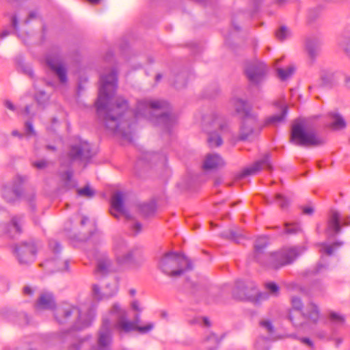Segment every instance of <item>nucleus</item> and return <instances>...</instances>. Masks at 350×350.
<instances>
[{"instance_id": "22", "label": "nucleus", "mask_w": 350, "mask_h": 350, "mask_svg": "<svg viewBox=\"0 0 350 350\" xmlns=\"http://www.w3.org/2000/svg\"><path fill=\"white\" fill-rule=\"evenodd\" d=\"M225 165L222 157L216 153L208 154L204 161L203 167L206 170H213Z\"/></svg>"}, {"instance_id": "46", "label": "nucleus", "mask_w": 350, "mask_h": 350, "mask_svg": "<svg viewBox=\"0 0 350 350\" xmlns=\"http://www.w3.org/2000/svg\"><path fill=\"white\" fill-rule=\"evenodd\" d=\"M341 48L350 57V38H345L340 42Z\"/></svg>"}, {"instance_id": "11", "label": "nucleus", "mask_w": 350, "mask_h": 350, "mask_svg": "<svg viewBox=\"0 0 350 350\" xmlns=\"http://www.w3.org/2000/svg\"><path fill=\"white\" fill-rule=\"evenodd\" d=\"M111 324L108 319H104L98 332L96 344L92 345L90 350H111Z\"/></svg>"}, {"instance_id": "3", "label": "nucleus", "mask_w": 350, "mask_h": 350, "mask_svg": "<svg viewBox=\"0 0 350 350\" xmlns=\"http://www.w3.org/2000/svg\"><path fill=\"white\" fill-rule=\"evenodd\" d=\"M204 129L208 132L207 139L210 147H218L223 144L221 134L228 131V125L224 118L217 111H213L203 118Z\"/></svg>"}, {"instance_id": "27", "label": "nucleus", "mask_w": 350, "mask_h": 350, "mask_svg": "<svg viewBox=\"0 0 350 350\" xmlns=\"http://www.w3.org/2000/svg\"><path fill=\"white\" fill-rule=\"evenodd\" d=\"M111 262L105 255H101L97 259V265L95 273L97 275H103L107 274L111 269Z\"/></svg>"}, {"instance_id": "19", "label": "nucleus", "mask_w": 350, "mask_h": 350, "mask_svg": "<svg viewBox=\"0 0 350 350\" xmlns=\"http://www.w3.org/2000/svg\"><path fill=\"white\" fill-rule=\"evenodd\" d=\"M22 225V217L14 216L11 219L9 223L2 226V232L13 237L21 232Z\"/></svg>"}, {"instance_id": "1", "label": "nucleus", "mask_w": 350, "mask_h": 350, "mask_svg": "<svg viewBox=\"0 0 350 350\" xmlns=\"http://www.w3.org/2000/svg\"><path fill=\"white\" fill-rule=\"evenodd\" d=\"M117 88V72L114 69L101 75L96 107L100 121L108 130L131 141L134 124L141 117L146 118L167 130L176 123V116L170 111L169 103L165 100H140L135 111L133 112L128 100L123 96L112 98Z\"/></svg>"}, {"instance_id": "20", "label": "nucleus", "mask_w": 350, "mask_h": 350, "mask_svg": "<svg viewBox=\"0 0 350 350\" xmlns=\"http://www.w3.org/2000/svg\"><path fill=\"white\" fill-rule=\"evenodd\" d=\"M291 304L293 309L289 312V319L295 326H301L304 325V321L295 319V316L302 317V302L299 297H293L291 299Z\"/></svg>"}, {"instance_id": "47", "label": "nucleus", "mask_w": 350, "mask_h": 350, "mask_svg": "<svg viewBox=\"0 0 350 350\" xmlns=\"http://www.w3.org/2000/svg\"><path fill=\"white\" fill-rule=\"evenodd\" d=\"M72 177V172L70 170H67L62 174H61V178L63 181L65 182L66 187H70V182Z\"/></svg>"}, {"instance_id": "2", "label": "nucleus", "mask_w": 350, "mask_h": 350, "mask_svg": "<svg viewBox=\"0 0 350 350\" xmlns=\"http://www.w3.org/2000/svg\"><path fill=\"white\" fill-rule=\"evenodd\" d=\"M54 317L60 324L71 323L75 329H81L91 324L95 317V308L86 305L77 307L63 303L55 308Z\"/></svg>"}, {"instance_id": "24", "label": "nucleus", "mask_w": 350, "mask_h": 350, "mask_svg": "<svg viewBox=\"0 0 350 350\" xmlns=\"http://www.w3.org/2000/svg\"><path fill=\"white\" fill-rule=\"evenodd\" d=\"M55 303L52 293L49 292L42 293L36 303L38 309H53Z\"/></svg>"}, {"instance_id": "13", "label": "nucleus", "mask_w": 350, "mask_h": 350, "mask_svg": "<svg viewBox=\"0 0 350 350\" xmlns=\"http://www.w3.org/2000/svg\"><path fill=\"white\" fill-rule=\"evenodd\" d=\"M113 252L118 263L128 265L134 262L135 250L133 248H128L125 241L122 239H115Z\"/></svg>"}, {"instance_id": "14", "label": "nucleus", "mask_w": 350, "mask_h": 350, "mask_svg": "<svg viewBox=\"0 0 350 350\" xmlns=\"http://www.w3.org/2000/svg\"><path fill=\"white\" fill-rule=\"evenodd\" d=\"M46 66L58 77L62 83L67 81V72L62 58L57 55H49L46 59Z\"/></svg>"}, {"instance_id": "38", "label": "nucleus", "mask_w": 350, "mask_h": 350, "mask_svg": "<svg viewBox=\"0 0 350 350\" xmlns=\"http://www.w3.org/2000/svg\"><path fill=\"white\" fill-rule=\"evenodd\" d=\"M222 236L228 239L232 240L236 242H239L241 238V234L234 230H228L222 233Z\"/></svg>"}, {"instance_id": "44", "label": "nucleus", "mask_w": 350, "mask_h": 350, "mask_svg": "<svg viewBox=\"0 0 350 350\" xmlns=\"http://www.w3.org/2000/svg\"><path fill=\"white\" fill-rule=\"evenodd\" d=\"M50 162L46 159L31 161V165L37 170H44L49 167Z\"/></svg>"}, {"instance_id": "51", "label": "nucleus", "mask_w": 350, "mask_h": 350, "mask_svg": "<svg viewBox=\"0 0 350 350\" xmlns=\"http://www.w3.org/2000/svg\"><path fill=\"white\" fill-rule=\"evenodd\" d=\"M36 98L37 101L40 104H42L48 100L47 95L46 94V93L44 92H42V91H41L38 94H37L36 96Z\"/></svg>"}, {"instance_id": "61", "label": "nucleus", "mask_w": 350, "mask_h": 350, "mask_svg": "<svg viewBox=\"0 0 350 350\" xmlns=\"http://www.w3.org/2000/svg\"><path fill=\"white\" fill-rule=\"evenodd\" d=\"M5 105L8 109L12 110V111L14 110V106L10 101L7 100L5 103Z\"/></svg>"}, {"instance_id": "23", "label": "nucleus", "mask_w": 350, "mask_h": 350, "mask_svg": "<svg viewBox=\"0 0 350 350\" xmlns=\"http://www.w3.org/2000/svg\"><path fill=\"white\" fill-rule=\"evenodd\" d=\"M2 198L8 203L16 202L21 196V191L14 189L10 185H3L1 188Z\"/></svg>"}, {"instance_id": "55", "label": "nucleus", "mask_w": 350, "mask_h": 350, "mask_svg": "<svg viewBox=\"0 0 350 350\" xmlns=\"http://www.w3.org/2000/svg\"><path fill=\"white\" fill-rule=\"evenodd\" d=\"M132 229L134 230V232L135 233H138L141 231L142 230V225L139 222H135L133 225H132Z\"/></svg>"}, {"instance_id": "57", "label": "nucleus", "mask_w": 350, "mask_h": 350, "mask_svg": "<svg viewBox=\"0 0 350 350\" xmlns=\"http://www.w3.org/2000/svg\"><path fill=\"white\" fill-rule=\"evenodd\" d=\"M314 335L317 337L322 339V338H324L326 336L327 334H326V332L325 331H318V330H316L314 332Z\"/></svg>"}, {"instance_id": "10", "label": "nucleus", "mask_w": 350, "mask_h": 350, "mask_svg": "<svg viewBox=\"0 0 350 350\" xmlns=\"http://www.w3.org/2000/svg\"><path fill=\"white\" fill-rule=\"evenodd\" d=\"M14 254L21 265H28L36 258V247L32 242H21L14 247Z\"/></svg>"}, {"instance_id": "7", "label": "nucleus", "mask_w": 350, "mask_h": 350, "mask_svg": "<svg viewBox=\"0 0 350 350\" xmlns=\"http://www.w3.org/2000/svg\"><path fill=\"white\" fill-rule=\"evenodd\" d=\"M111 313L116 317L115 328L119 332H129L133 330H137L140 333H147L154 327L152 323H149L145 326L136 325L135 322L127 320L126 312L122 309L118 304H114L111 309Z\"/></svg>"}, {"instance_id": "21", "label": "nucleus", "mask_w": 350, "mask_h": 350, "mask_svg": "<svg viewBox=\"0 0 350 350\" xmlns=\"http://www.w3.org/2000/svg\"><path fill=\"white\" fill-rule=\"evenodd\" d=\"M302 317L295 316V319L298 321H303L304 324L306 320H310L313 323H316L319 319V312L317 306L313 303L309 304L305 308L304 312H301Z\"/></svg>"}, {"instance_id": "52", "label": "nucleus", "mask_w": 350, "mask_h": 350, "mask_svg": "<svg viewBox=\"0 0 350 350\" xmlns=\"http://www.w3.org/2000/svg\"><path fill=\"white\" fill-rule=\"evenodd\" d=\"M49 247L55 253H58L61 250V246L59 243L54 240L50 241Z\"/></svg>"}, {"instance_id": "28", "label": "nucleus", "mask_w": 350, "mask_h": 350, "mask_svg": "<svg viewBox=\"0 0 350 350\" xmlns=\"http://www.w3.org/2000/svg\"><path fill=\"white\" fill-rule=\"evenodd\" d=\"M111 206L117 212L127 217L124 207V194L120 191H117L112 196Z\"/></svg>"}, {"instance_id": "60", "label": "nucleus", "mask_w": 350, "mask_h": 350, "mask_svg": "<svg viewBox=\"0 0 350 350\" xmlns=\"http://www.w3.org/2000/svg\"><path fill=\"white\" fill-rule=\"evenodd\" d=\"M12 27L14 28V29H17V27H18V21H17V18L16 16H14L12 18Z\"/></svg>"}, {"instance_id": "39", "label": "nucleus", "mask_w": 350, "mask_h": 350, "mask_svg": "<svg viewBox=\"0 0 350 350\" xmlns=\"http://www.w3.org/2000/svg\"><path fill=\"white\" fill-rule=\"evenodd\" d=\"M301 231V228L298 224L286 223L284 224V233L294 234Z\"/></svg>"}, {"instance_id": "37", "label": "nucleus", "mask_w": 350, "mask_h": 350, "mask_svg": "<svg viewBox=\"0 0 350 350\" xmlns=\"http://www.w3.org/2000/svg\"><path fill=\"white\" fill-rule=\"evenodd\" d=\"M142 213L146 215L149 216L153 214L156 210V205L154 202H151L148 204H144L141 206Z\"/></svg>"}, {"instance_id": "43", "label": "nucleus", "mask_w": 350, "mask_h": 350, "mask_svg": "<svg viewBox=\"0 0 350 350\" xmlns=\"http://www.w3.org/2000/svg\"><path fill=\"white\" fill-rule=\"evenodd\" d=\"M328 318L332 323L336 325H341L345 322V317L335 312H330Z\"/></svg>"}, {"instance_id": "40", "label": "nucleus", "mask_w": 350, "mask_h": 350, "mask_svg": "<svg viewBox=\"0 0 350 350\" xmlns=\"http://www.w3.org/2000/svg\"><path fill=\"white\" fill-rule=\"evenodd\" d=\"M290 35L291 31L286 26H281L275 32L276 38L281 41L288 38Z\"/></svg>"}, {"instance_id": "17", "label": "nucleus", "mask_w": 350, "mask_h": 350, "mask_svg": "<svg viewBox=\"0 0 350 350\" xmlns=\"http://www.w3.org/2000/svg\"><path fill=\"white\" fill-rule=\"evenodd\" d=\"M230 103L233 107L235 112L241 116L242 120L249 118L250 116H256L255 113L252 111L251 107L248 105L247 100L240 98H233L230 100Z\"/></svg>"}, {"instance_id": "50", "label": "nucleus", "mask_w": 350, "mask_h": 350, "mask_svg": "<svg viewBox=\"0 0 350 350\" xmlns=\"http://www.w3.org/2000/svg\"><path fill=\"white\" fill-rule=\"evenodd\" d=\"M25 200L29 203V204L33 208L35 201V193L31 192L30 193H26L25 196Z\"/></svg>"}, {"instance_id": "58", "label": "nucleus", "mask_w": 350, "mask_h": 350, "mask_svg": "<svg viewBox=\"0 0 350 350\" xmlns=\"http://www.w3.org/2000/svg\"><path fill=\"white\" fill-rule=\"evenodd\" d=\"M313 208L312 207H305L303 208V213L306 215H310L313 213Z\"/></svg>"}, {"instance_id": "48", "label": "nucleus", "mask_w": 350, "mask_h": 350, "mask_svg": "<svg viewBox=\"0 0 350 350\" xmlns=\"http://www.w3.org/2000/svg\"><path fill=\"white\" fill-rule=\"evenodd\" d=\"M260 325L263 327L269 334H273L274 327L271 323L268 320H262L260 322Z\"/></svg>"}, {"instance_id": "41", "label": "nucleus", "mask_w": 350, "mask_h": 350, "mask_svg": "<svg viewBox=\"0 0 350 350\" xmlns=\"http://www.w3.org/2000/svg\"><path fill=\"white\" fill-rule=\"evenodd\" d=\"M77 194L82 197L91 198L95 195V191L89 185H86L83 188L79 189L77 190Z\"/></svg>"}, {"instance_id": "5", "label": "nucleus", "mask_w": 350, "mask_h": 350, "mask_svg": "<svg viewBox=\"0 0 350 350\" xmlns=\"http://www.w3.org/2000/svg\"><path fill=\"white\" fill-rule=\"evenodd\" d=\"M158 266L163 273L171 277L180 275L186 270L191 269L187 258L174 252H167L161 256Z\"/></svg>"}, {"instance_id": "63", "label": "nucleus", "mask_w": 350, "mask_h": 350, "mask_svg": "<svg viewBox=\"0 0 350 350\" xmlns=\"http://www.w3.org/2000/svg\"><path fill=\"white\" fill-rule=\"evenodd\" d=\"M9 34H10V31L8 30L5 29L0 33V38H4L5 37L8 36Z\"/></svg>"}, {"instance_id": "30", "label": "nucleus", "mask_w": 350, "mask_h": 350, "mask_svg": "<svg viewBox=\"0 0 350 350\" xmlns=\"http://www.w3.org/2000/svg\"><path fill=\"white\" fill-rule=\"evenodd\" d=\"M332 122L329 127L333 130H340L346 126V122L343 118L336 112H332L329 114Z\"/></svg>"}, {"instance_id": "32", "label": "nucleus", "mask_w": 350, "mask_h": 350, "mask_svg": "<svg viewBox=\"0 0 350 350\" xmlns=\"http://www.w3.org/2000/svg\"><path fill=\"white\" fill-rule=\"evenodd\" d=\"M220 340L221 339L215 334H210L208 336H207L204 341V344L207 349L213 350L217 348L220 342Z\"/></svg>"}, {"instance_id": "8", "label": "nucleus", "mask_w": 350, "mask_h": 350, "mask_svg": "<svg viewBox=\"0 0 350 350\" xmlns=\"http://www.w3.org/2000/svg\"><path fill=\"white\" fill-rule=\"evenodd\" d=\"M304 249L302 247L284 248L280 252L273 253L267 256V265L272 269H279L291 264L300 255Z\"/></svg>"}, {"instance_id": "9", "label": "nucleus", "mask_w": 350, "mask_h": 350, "mask_svg": "<svg viewBox=\"0 0 350 350\" xmlns=\"http://www.w3.org/2000/svg\"><path fill=\"white\" fill-rule=\"evenodd\" d=\"M260 131V124L258 120V116H250L243 118L239 128L237 141H250Z\"/></svg>"}, {"instance_id": "16", "label": "nucleus", "mask_w": 350, "mask_h": 350, "mask_svg": "<svg viewBox=\"0 0 350 350\" xmlns=\"http://www.w3.org/2000/svg\"><path fill=\"white\" fill-rule=\"evenodd\" d=\"M264 168L271 169L269 154H265L260 160L254 162L252 165L245 168L236 176V179L240 180L247 176L255 175Z\"/></svg>"}, {"instance_id": "15", "label": "nucleus", "mask_w": 350, "mask_h": 350, "mask_svg": "<svg viewBox=\"0 0 350 350\" xmlns=\"http://www.w3.org/2000/svg\"><path fill=\"white\" fill-rule=\"evenodd\" d=\"M267 68L262 62L249 64L245 68V74L249 81L253 84H258L265 78Z\"/></svg>"}, {"instance_id": "35", "label": "nucleus", "mask_w": 350, "mask_h": 350, "mask_svg": "<svg viewBox=\"0 0 350 350\" xmlns=\"http://www.w3.org/2000/svg\"><path fill=\"white\" fill-rule=\"evenodd\" d=\"M141 159L144 161H153L154 162L157 161L159 159L164 160L165 158L155 152H144L141 156Z\"/></svg>"}, {"instance_id": "36", "label": "nucleus", "mask_w": 350, "mask_h": 350, "mask_svg": "<svg viewBox=\"0 0 350 350\" xmlns=\"http://www.w3.org/2000/svg\"><path fill=\"white\" fill-rule=\"evenodd\" d=\"M26 176L17 175L12 180L11 187L18 191H21V187L27 180Z\"/></svg>"}, {"instance_id": "54", "label": "nucleus", "mask_w": 350, "mask_h": 350, "mask_svg": "<svg viewBox=\"0 0 350 350\" xmlns=\"http://www.w3.org/2000/svg\"><path fill=\"white\" fill-rule=\"evenodd\" d=\"M25 129H26L27 135H36L33 125L30 122H26Z\"/></svg>"}, {"instance_id": "29", "label": "nucleus", "mask_w": 350, "mask_h": 350, "mask_svg": "<svg viewBox=\"0 0 350 350\" xmlns=\"http://www.w3.org/2000/svg\"><path fill=\"white\" fill-rule=\"evenodd\" d=\"M41 266L45 265L48 269L54 267L51 271H63L68 269V260H61L59 259L46 261L44 264H41Z\"/></svg>"}, {"instance_id": "45", "label": "nucleus", "mask_w": 350, "mask_h": 350, "mask_svg": "<svg viewBox=\"0 0 350 350\" xmlns=\"http://www.w3.org/2000/svg\"><path fill=\"white\" fill-rule=\"evenodd\" d=\"M275 200L278 202L280 207L282 209L286 208L289 204V200L279 193L275 195Z\"/></svg>"}, {"instance_id": "64", "label": "nucleus", "mask_w": 350, "mask_h": 350, "mask_svg": "<svg viewBox=\"0 0 350 350\" xmlns=\"http://www.w3.org/2000/svg\"><path fill=\"white\" fill-rule=\"evenodd\" d=\"M25 72L29 77H32L33 76V72L31 68H27Z\"/></svg>"}, {"instance_id": "53", "label": "nucleus", "mask_w": 350, "mask_h": 350, "mask_svg": "<svg viewBox=\"0 0 350 350\" xmlns=\"http://www.w3.org/2000/svg\"><path fill=\"white\" fill-rule=\"evenodd\" d=\"M300 341L301 342L302 344H304L305 346L308 347L310 349H314V343L309 338H300Z\"/></svg>"}, {"instance_id": "6", "label": "nucleus", "mask_w": 350, "mask_h": 350, "mask_svg": "<svg viewBox=\"0 0 350 350\" xmlns=\"http://www.w3.org/2000/svg\"><path fill=\"white\" fill-rule=\"evenodd\" d=\"M233 297L240 300H247L254 304H259L268 299L266 293H259L254 283L238 281L233 290Z\"/></svg>"}, {"instance_id": "26", "label": "nucleus", "mask_w": 350, "mask_h": 350, "mask_svg": "<svg viewBox=\"0 0 350 350\" xmlns=\"http://www.w3.org/2000/svg\"><path fill=\"white\" fill-rule=\"evenodd\" d=\"M340 231V215L338 212L332 211L331 212L329 220L327 232L333 234H337Z\"/></svg>"}, {"instance_id": "56", "label": "nucleus", "mask_w": 350, "mask_h": 350, "mask_svg": "<svg viewBox=\"0 0 350 350\" xmlns=\"http://www.w3.org/2000/svg\"><path fill=\"white\" fill-rule=\"evenodd\" d=\"M23 293L27 295H32L33 291L31 287L26 286L23 288Z\"/></svg>"}, {"instance_id": "33", "label": "nucleus", "mask_w": 350, "mask_h": 350, "mask_svg": "<svg viewBox=\"0 0 350 350\" xmlns=\"http://www.w3.org/2000/svg\"><path fill=\"white\" fill-rule=\"evenodd\" d=\"M267 244L268 240L266 237H260L256 239L254 244V251L256 258H258V255L263 253L264 250L267 247Z\"/></svg>"}, {"instance_id": "59", "label": "nucleus", "mask_w": 350, "mask_h": 350, "mask_svg": "<svg viewBox=\"0 0 350 350\" xmlns=\"http://www.w3.org/2000/svg\"><path fill=\"white\" fill-rule=\"evenodd\" d=\"M131 306L133 310H137V311H141V309L139 307V303L137 301H133L131 304Z\"/></svg>"}, {"instance_id": "62", "label": "nucleus", "mask_w": 350, "mask_h": 350, "mask_svg": "<svg viewBox=\"0 0 350 350\" xmlns=\"http://www.w3.org/2000/svg\"><path fill=\"white\" fill-rule=\"evenodd\" d=\"M36 14L35 12H32L29 14V16L27 20H25V23H27L31 18H36Z\"/></svg>"}, {"instance_id": "34", "label": "nucleus", "mask_w": 350, "mask_h": 350, "mask_svg": "<svg viewBox=\"0 0 350 350\" xmlns=\"http://www.w3.org/2000/svg\"><path fill=\"white\" fill-rule=\"evenodd\" d=\"M286 113L287 107H284L280 114L274 115L268 118L265 122V124H276L278 122H282Z\"/></svg>"}, {"instance_id": "18", "label": "nucleus", "mask_w": 350, "mask_h": 350, "mask_svg": "<svg viewBox=\"0 0 350 350\" xmlns=\"http://www.w3.org/2000/svg\"><path fill=\"white\" fill-rule=\"evenodd\" d=\"M117 291L118 288L116 284L107 285L103 290L97 284H93L92 286V296L98 300L110 298L115 295Z\"/></svg>"}, {"instance_id": "25", "label": "nucleus", "mask_w": 350, "mask_h": 350, "mask_svg": "<svg viewBox=\"0 0 350 350\" xmlns=\"http://www.w3.org/2000/svg\"><path fill=\"white\" fill-rule=\"evenodd\" d=\"M306 49L309 58L313 61L319 54L321 42L317 38H308L306 42Z\"/></svg>"}, {"instance_id": "31", "label": "nucleus", "mask_w": 350, "mask_h": 350, "mask_svg": "<svg viewBox=\"0 0 350 350\" xmlns=\"http://www.w3.org/2000/svg\"><path fill=\"white\" fill-rule=\"evenodd\" d=\"M295 67L293 65L288 66L285 68H277V75L282 81L288 79L294 73Z\"/></svg>"}, {"instance_id": "42", "label": "nucleus", "mask_w": 350, "mask_h": 350, "mask_svg": "<svg viewBox=\"0 0 350 350\" xmlns=\"http://www.w3.org/2000/svg\"><path fill=\"white\" fill-rule=\"evenodd\" d=\"M341 245V243L338 242H336L332 245H327L325 243H323L321 244V247L320 250L321 252L325 253L327 255H332L334 252V249L337 247L340 246Z\"/></svg>"}, {"instance_id": "4", "label": "nucleus", "mask_w": 350, "mask_h": 350, "mask_svg": "<svg viewBox=\"0 0 350 350\" xmlns=\"http://www.w3.org/2000/svg\"><path fill=\"white\" fill-rule=\"evenodd\" d=\"M291 142L305 147L319 146L324 144V139L314 129L309 128L304 120L297 121L293 124Z\"/></svg>"}, {"instance_id": "12", "label": "nucleus", "mask_w": 350, "mask_h": 350, "mask_svg": "<svg viewBox=\"0 0 350 350\" xmlns=\"http://www.w3.org/2000/svg\"><path fill=\"white\" fill-rule=\"evenodd\" d=\"M93 153L90 144L88 142L81 139L72 144L68 153V157L70 161H86L91 159Z\"/></svg>"}, {"instance_id": "49", "label": "nucleus", "mask_w": 350, "mask_h": 350, "mask_svg": "<svg viewBox=\"0 0 350 350\" xmlns=\"http://www.w3.org/2000/svg\"><path fill=\"white\" fill-rule=\"evenodd\" d=\"M265 287L271 294H273L274 295H276L278 294L279 287L276 284H275L273 282L267 283L265 284Z\"/></svg>"}]
</instances>
